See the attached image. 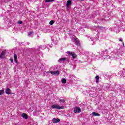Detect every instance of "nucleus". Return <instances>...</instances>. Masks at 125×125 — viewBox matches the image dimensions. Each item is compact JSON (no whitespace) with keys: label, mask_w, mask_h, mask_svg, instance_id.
<instances>
[{"label":"nucleus","mask_w":125,"mask_h":125,"mask_svg":"<svg viewBox=\"0 0 125 125\" xmlns=\"http://www.w3.org/2000/svg\"><path fill=\"white\" fill-rule=\"evenodd\" d=\"M51 108H52V109H58V110H61V109H64V106H60L58 104H55L52 105Z\"/></svg>","instance_id":"f257e3e1"},{"label":"nucleus","mask_w":125,"mask_h":125,"mask_svg":"<svg viewBox=\"0 0 125 125\" xmlns=\"http://www.w3.org/2000/svg\"><path fill=\"white\" fill-rule=\"evenodd\" d=\"M48 73H51V74H52V75L54 76H58V75L60 74V72L59 71H48Z\"/></svg>","instance_id":"f03ea898"},{"label":"nucleus","mask_w":125,"mask_h":125,"mask_svg":"<svg viewBox=\"0 0 125 125\" xmlns=\"http://www.w3.org/2000/svg\"><path fill=\"white\" fill-rule=\"evenodd\" d=\"M67 54H69V55H71L72 58H73V59H75V58H77V55H76V54L73 53V52H71L70 51H68L67 52Z\"/></svg>","instance_id":"7ed1b4c3"},{"label":"nucleus","mask_w":125,"mask_h":125,"mask_svg":"<svg viewBox=\"0 0 125 125\" xmlns=\"http://www.w3.org/2000/svg\"><path fill=\"white\" fill-rule=\"evenodd\" d=\"M82 112V109L81 108L79 107H76L74 108V113H81Z\"/></svg>","instance_id":"20e7f679"},{"label":"nucleus","mask_w":125,"mask_h":125,"mask_svg":"<svg viewBox=\"0 0 125 125\" xmlns=\"http://www.w3.org/2000/svg\"><path fill=\"white\" fill-rule=\"evenodd\" d=\"M5 53H6V51L5 50L2 51L1 54L0 55V58H4L5 57Z\"/></svg>","instance_id":"39448f33"},{"label":"nucleus","mask_w":125,"mask_h":125,"mask_svg":"<svg viewBox=\"0 0 125 125\" xmlns=\"http://www.w3.org/2000/svg\"><path fill=\"white\" fill-rule=\"evenodd\" d=\"M72 4V1L71 0H68L66 2V8H69V6Z\"/></svg>","instance_id":"423d86ee"},{"label":"nucleus","mask_w":125,"mask_h":125,"mask_svg":"<svg viewBox=\"0 0 125 125\" xmlns=\"http://www.w3.org/2000/svg\"><path fill=\"white\" fill-rule=\"evenodd\" d=\"M59 122H60V119H55V118H53V123H59Z\"/></svg>","instance_id":"0eeeda50"},{"label":"nucleus","mask_w":125,"mask_h":125,"mask_svg":"<svg viewBox=\"0 0 125 125\" xmlns=\"http://www.w3.org/2000/svg\"><path fill=\"white\" fill-rule=\"evenodd\" d=\"M5 93H6V94H11V90L8 88H7L5 91Z\"/></svg>","instance_id":"6e6552de"},{"label":"nucleus","mask_w":125,"mask_h":125,"mask_svg":"<svg viewBox=\"0 0 125 125\" xmlns=\"http://www.w3.org/2000/svg\"><path fill=\"white\" fill-rule=\"evenodd\" d=\"M59 102H60V103H61V104H64V103H65V100L59 99Z\"/></svg>","instance_id":"1a4fd4ad"},{"label":"nucleus","mask_w":125,"mask_h":125,"mask_svg":"<svg viewBox=\"0 0 125 125\" xmlns=\"http://www.w3.org/2000/svg\"><path fill=\"white\" fill-rule=\"evenodd\" d=\"M21 117L24 118V119H28V115L26 113H23L21 115Z\"/></svg>","instance_id":"9d476101"},{"label":"nucleus","mask_w":125,"mask_h":125,"mask_svg":"<svg viewBox=\"0 0 125 125\" xmlns=\"http://www.w3.org/2000/svg\"><path fill=\"white\" fill-rule=\"evenodd\" d=\"M92 115H93V116H96L98 117H99V116H100V114L97 113L96 112H92Z\"/></svg>","instance_id":"9b49d317"},{"label":"nucleus","mask_w":125,"mask_h":125,"mask_svg":"<svg viewBox=\"0 0 125 125\" xmlns=\"http://www.w3.org/2000/svg\"><path fill=\"white\" fill-rule=\"evenodd\" d=\"M74 41L76 42V44H77V45H80V42L79 41V40H78V39H76L74 40Z\"/></svg>","instance_id":"f8f14e48"},{"label":"nucleus","mask_w":125,"mask_h":125,"mask_svg":"<svg viewBox=\"0 0 125 125\" xmlns=\"http://www.w3.org/2000/svg\"><path fill=\"white\" fill-rule=\"evenodd\" d=\"M14 59L16 63H17V55L14 54Z\"/></svg>","instance_id":"ddd939ff"},{"label":"nucleus","mask_w":125,"mask_h":125,"mask_svg":"<svg viewBox=\"0 0 125 125\" xmlns=\"http://www.w3.org/2000/svg\"><path fill=\"white\" fill-rule=\"evenodd\" d=\"M95 78L96 83H98L99 82V76H96Z\"/></svg>","instance_id":"4468645a"},{"label":"nucleus","mask_w":125,"mask_h":125,"mask_svg":"<svg viewBox=\"0 0 125 125\" xmlns=\"http://www.w3.org/2000/svg\"><path fill=\"white\" fill-rule=\"evenodd\" d=\"M62 83H67V81L66 80V79H65L64 78L62 79Z\"/></svg>","instance_id":"2eb2a0df"},{"label":"nucleus","mask_w":125,"mask_h":125,"mask_svg":"<svg viewBox=\"0 0 125 125\" xmlns=\"http://www.w3.org/2000/svg\"><path fill=\"white\" fill-rule=\"evenodd\" d=\"M65 60H66V58H62L60 59L58 61H59V62H60V61H65Z\"/></svg>","instance_id":"dca6fc26"},{"label":"nucleus","mask_w":125,"mask_h":125,"mask_svg":"<svg viewBox=\"0 0 125 125\" xmlns=\"http://www.w3.org/2000/svg\"><path fill=\"white\" fill-rule=\"evenodd\" d=\"M55 0H45V2H51L52 1H54Z\"/></svg>","instance_id":"f3484780"},{"label":"nucleus","mask_w":125,"mask_h":125,"mask_svg":"<svg viewBox=\"0 0 125 125\" xmlns=\"http://www.w3.org/2000/svg\"><path fill=\"white\" fill-rule=\"evenodd\" d=\"M4 93V90H0V95H2Z\"/></svg>","instance_id":"a211bd4d"},{"label":"nucleus","mask_w":125,"mask_h":125,"mask_svg":"<svg viewBox=\"0 0 125 125\" xmlns=\"http://www.w3.org/2000/svg\"><path fill=\"white\" fill-rule=\"evenodd\" d=\"M50 25H53L54 24V21L52 20L49 22Z\"/></svg>","instance_id":"6ab92c4d"},{"label":"nucleus","mask_w":125,"mask_h":125,"mask_svg":"<svg viewBox=\"0 0 125 125\" xmlns=\"http://www.w3.org/2000/svg\"><path fill=\"white\" fill-rule=\"evenodd\" d=\"M32 34H33V32H28V36H31V35H32Z\"/></svg>","instance_id":"aec40b11"},{"label":"nucleus","mask_w":125,"mask_h":125,"mask_svg":"<svg viewBox=\"0 0 125 125\" xmlns=\"http://www.w3.org/2000/svg\"><path fill=\"white\" fill-rule=\"evenodd\" d=\"M18 23L19 24H22V23H23V22H22V21H19L18 22Z\"/></svg>","instance_id":"412c9836"},{"label":"nucleus","mask_w":125,"mask_h":125,"mask_svg":"<svg viewBox=\"0 0 125 125\" xmlns=\"http://www.w3.org/2000/svg\"><path fill=\"white\" fill-rule=\"evenodd\" d=\"M119 41H120V42H123V39H122V38H119Z\"/></svg>","instance_id":"4be33fe9"},{"label":"nucleus","mask_w":125,"mask_h":125,"mask_svg":"<svg viewBox=\"0 0 125 125\" xmlns=\"http://www.w3.org/2000/svg\"><path fill=\"white\" fill-rule=\"evenodd\" d=\"M10 61H11V63H13V59H11Z\"/></svg>","instance_id":"5701e85b"},{"label":"nucleus","mask_w":125,"mask_h":125,"mask_svg":"<svg viewBox=\"0 0 125 125\" xmlns=\"http://www.w3.org/2000/svg\"><path fill=\"white\" fill-rule=\"evenodd\" d=\"M123 46L125 45V43H124V42H123Z\"/></svg>","instance_id":"b1692460"},{"label":"nucleus","mask_w":125,"mask_h":125,"mask_svg":"<svg viewBox=\"0 0 125 125\" xmlns=\"http://www.w3.org/2000/svg\"><path fill=\"white\" fill-rule=\"evenodd\" d=\"M83 0H81V1H83Z\"/></svg>","instance_id":"393cba45"}]
</instances>
